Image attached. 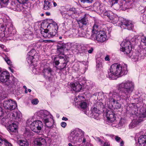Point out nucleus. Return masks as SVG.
I'll return each mask as SVG.
<instances>
[{
    "instance_id": "obj_48",
    "label": "nucleus",
    "mask_w": 146,
    "mask_h": 146,
    "mask_svg": "<svg viewBox=\"0 0 146 146\" xmlns=\"http://www.w3.org/2000/svg\"><path fill=\"white\" fill-rule=\"evenodd\" d=\"M4 144L5 146H12L11 143L6 140H5Z\"/></svg>"
},
{
    "instance_id": "obj_64",
    "label": "nucleus",
    "mask_w": 146,
    "mask_h": 146,
    "mask_svg": "<svg viewBox=\"0 0 146 146\" xmlns=\"http://www.w3.org/2000/svg\"><path fill=\"white\" fill-rule=\"evenodd\" d=\"M124 145V142L123 141H121L120 143V146H123Z\"/></svg>"
},
{
    "instance_id": "obj_10",
    "label": "nucleus",
    "mask_w": 146,
    "mask_h": 146,
    "mask_svg": "<svg viewBox=\"0 0 146 146\" xmlns=\"http://www.w3.org/2000/svg\"><path fill=\"white\" fill-rule=\"evenodd\" d=\"M146 56V47L141 49L139 52L133 53L131 58L134 61H137L143 59Z\"/></svg>"
},
{
    "instance_id": "obj_53",
    "label": "nucleus",
    "mask_w": 146,
    "mask_h": 146,
    "mask_svg": "<svg viewBox=\"0 0 146 146\" xmlns=\"http://www.w3.org/2000/svg\"><path fill=\"white\" fill-rule=\"evenodd\" d=\"M118 0H109L110 4H114L118 2Z\"/></svg>"
},
{
    "instance_id": "obj_20",
    "label": "nucleus",
    "mask_w": 146,
    "mask_h": 146,
    "mask_svg": "<svg viewBox=\"0 0 146 146\" xmlns=\"http://www.w3.org/2000/svg\"><path fill=\"white\" fill-rule=\"evenodd\" d=\"M37 115L39 118L42 119L43 121L51 115L46 110H41L37 112Z\"/></svg>"
},
{
    "instance_id": "obj_16",
    "label": "nucleus",
    "mask_w": 146,
    "mask_h": 146,
    "mask_svg": "<svg viewBox=\"0 0 146 146\" xmlns=\"http://www.w3.org/2000/svg\"><path fill=\"white\" fill-rule=\"evenodd\" d=\"M11 120L18 122L20 121L21 119V114L20 111H13L10 113L8 115Z\"/></svg>"
},
{
    "instance_id": "obj_11",
    "label": "nucleus",
    "mask_w": 146,
    "mask_h": 146,
    "mask_svg": "<svg viewBox=\"0 0 146 146\" xmlns=\"http://www.w3.org/2000/svg\"><path fill=\"white\" fill-rule=\"evenodd\" d=\"M81 131H77L74 130L71 131L70 135L68 137L69 141L71 143H76L78 142H80L82 141V139H80L79 137V134Z\"/></svg>"
},
{
    "instance_id": "obj_52",
    "label": "nucleus",
    "mask_w": 146,
    "mask_h": 146,
    "mask_svg": "<svg viewBox=\"0 0 146 146\" xmlns=\"http://www.w3.org/2000/svg\"><path fill=\"white\" fill-rule=\"evenodd\" d=\"M83 3H91L93 0H80Z\"/></svg>"
},
{
    "instance_id": "obj_9",
    "label": "nucleus",
    "mask_w": 146,
    "mask_h": 146,
    "mask_svg": "<svg viewBox=\"0 0 146 146\" xmlns=\"http://www.w3.org/2000/svg\"><path fill=\"white\" fill-rule=\"evenodd\" d=\"M68 61L69 60L64 55L63 56L59 55L57 57L55 58L54 59L55 64L56 65L59 64L57 68L60 70L65 68Z\"/></svg>"
},
{
    "instance_id": "obj_61",
    "label": "nucleus",
    "mask_w": 146,
    "mask_h": 146,
    "mask_svg": "<svg viewBox=\"0 0 146 146\" xmlns=\"http://www.w3.org/2000/svg\"><path fill=\"white\" fill-rule=\"evenodd\" d=\"M52 42V40H43L42 41L45 43H50Z\"/></svg>"
},
{
    "instance_id": "obj_28",
    "label": "nucleus",
    "mask_w": 146,
    "mask_h": 146,
    "mask_svg": "<svg viewBox=\"0 0 146 146\" xmlns=\"http://www.w3.org/2000/svg\"><path fill=\"white\" fill-rule=\"evenodd\" d=\"M17 125L15 123H13L9 125L8 129L10 132H15L17 130Z\"/></svg>"
},
{
    "instance_id": "obj_30",
    "label": "nucleus",
    "mask_w": 146,
    "mask_h": 146,
    "mask_svg": "<svg viewBox=\"0 0 146 146\" xmlns=\"http://www.w3.org/2000/svg\"><path fill=\"white\" fill-rule=\"evenodd\" d=\"M74 32L73 33V35L76 37H86V35L85 33L84 32H80L78 30H74L73 31Z\"/></svg>"
},
{
    "instance_id": "obj_59",
    "label": "nucleus",
    "mask_w": 146,
    "mask_h": 146,
    "mask_svg": "<svg viewBox=\"0 0 146 146\" xmlns=\"http://www.w3.org/2000/svg\"><path fill=\"white\" fill-rule=\"evenodd\" d=\"M105 60L106 61H110V58L109 56L108 55H106L105 58Z\"/></svg>"
},
{
    "instance_id": "obj_15",
    "label": "nucleus",
    "mask_w": 146,
    "mask_h": 146,
    "mask_svg": "<svg viewBox=\"0 0 146 146\" xmlns=\"http://www.w3.org/2000/svg\"><path fill=\"white\" fill-rule=\"evenodd\" d=\"M3 105L5 109L11 110L15 109L17 106L16 102L11 100L5 101Z\"/></svg>"
},
{
    "instance_id": "obj_19",
    "label": "nucleus",
    "mask_w": 146,
    "mask_h": 146,
    "mask_svg": "<svg viewBox=\"0 0 146 146\" xmlns=\"http://www.w3.org/2000/svg\"><path fill=\"white\" fill-rule=\"evenodd\" d=\"M10 8L15 11H18L22 10L23 9L22 4L18 2L17 3L12 2L10 4Z\"/></svg>"
},
{
    "instance_id": "obj_1",
    "label": "nucleus",
    "mask_w": 146,
    "mask_h": 146,
    "mask_svg": "<svg viewBox=\"0 0 146 146\" xmlns=\"http://www.w3.org/2000/svg\"><path fill=\"white\" fill-rule=\"evenodd\" d=\"M117 87L120 90L119 93L113 90L110 92L108 95L109 101L112 103L113 106L118 109L120 108L121 104L117 101L126 100L128 98L134 90V84L131 80H125L118 84Z\"/></svg>"
},
{
    "instance_id": "obj_34",
    "label": "nucleus",
    "mask_w": 146,
    "mask_h": 146,
    "mask_svg": "<svg viewBox=\"0 0 146 146\" xmlns=\"http://www.w3.org/2000/svg\"><path fill=\"white\" fill-rule=\"evenodd\" d=\"M17 84V80L15 78H13L12 81L9 80L8 82L6 83V84L10 87H13L16 85Z\"/></svg>"
},
{
    "instance_id": "obj_45",
    "label": "nucleus",
    "mask_w": 146,
    "mask_h": 146,
    "mask_svg": "<svg viewBox=\"0 0 146 146\" xmlns=\"http://www.w3.org/2000/svg\"><path fill=\"white\" fill-rule=\"evenodd\" d=\"M62 16L66 19H68L71 17V14H69L68 13H64L62 15Z\"/></svg>"
},
{
    "instance_id": "obj_40",
    "label": "nucleus",
    "mask_w": 146,
    "mask_h": 146,
    "mask_svg": "<svg viewBox=\"0 0 146 146\" xmlns=\"http://www.w3.org/2000/svg\"><path fill=\"white\" fill-rule=\"evenodd\" d=\"M85 101H83L80 103H79L78 105H79L80 107L83 109L86 108L87 106V104L86 103L84 102Z\"/></svg>"
},
{
    "instance_id": "obj_8",
    "label": "nucleus",
    "mask_w": 146,
    "mask_h": 146,
    "mask_svg": "<svg viewBox=\"0 0 146 146\" xmlns=\"http://www.w3.org/2000/svg\"><path fill=\"white\" fill-rule=\"evenodd\" d=\"M32 119H29L27 122L28 125H29L31 129L36 133H39L43 127L42 122L40 120H36L32 122Z\"/></svg>"
},
{
    "instance_id": "obj_50",
    "label": "nucleus",
    "mask_w": 146,
    "mask_h": 146,
    "mask_svg": "<svg viewBox=\"0 0 146 146\" xmlns=\"http://www.w3.org/2000/svg\"><path fill=\"white\" fill-rule=\"evenodd\" d=\"M141 41L146 46V37L143 36L141 38Z\"/></svg>"
},
{
    "instance_id": "obj_60",
    "label": "nucleus",
    "mask_w": 146,
    "mask_h": 146,
    "mask_svg": "<svg viewBox=\"0 0 146 146\" xmlns=\"http://www.w3.org/2000/svg\"><path fill=\"white\" fill-rule=\"evenodd\" d=\"M3 112L2 108L0 106V116L3 115Z\"/></svg>"
},
{
    "instance_id": "obj_55",
    "label": "nucleus",
    "mask_w": 146,
    "mask_h": 146,
    "mask_svg": "<svg viewBox=\"0 0 146 146\" xmlns=\"http://www.w3.org/2000/svg\"><path fill=\"white\" fill-rule=\"evenodd\" d=\"M0 47L2 49H3V50L5 52L7 51L4 45H2V44H0Z\"/></svg>"
},
{
    "instance_id": "obj_57",
    "label": "nucleus",
    "mask_w": 146,
    "mask_h": 146,
    "mask_svg": "<svg viewBox=\"0 0 146 146\" xmlns=\"http://www.w3.org/2000/svg\"><path fill=\"white\" fill-rule=\"evenodd\" d=\"M61 125L63 128H65L66 125V123L65 122H62L61 123Z\"/></svg>"
},
{
    "instance_id": "obj_25",
    "label": "nucleus",
    "mask_w": 146,
    "mask_h": 146,
    "mask_svg": "<svg viewBox=\"0 0 146 146\" xmlns=\"http://www.w3.org/2000/svg\"><path fill=\"white\" fill-rule=\"evenodd\" d=\"M36 62H35L32 64H31V63L29 64H31V65L34 66V67H33V71L35 74H37L40 72V70H42V66L40 68V65H36Z\"/></svg>"
},
{
    "instance_id": "obj_13",
    "label": "nucleus",
    "mask_w": 146,
    "mask_h": 146,
    "mask_svg": "<svg viewBox=\"0 0 146 146\" xmlns=\"http://www.w3.org/2000/svg\"><path fill=\"white\" fill-rule=\"evenodd\" d=\"M120 50L124 54H129L132 50V47L130 41H124L120 44Z\"/></svg>"
},
{
    "instance_id": "obj_31",
    "label": "nucleus",
    "mask_w": 146,
    "mask_h": 146,
    "mask_svg": "<svg viewBox=\"0 0 146 146\" xmlns=\"http://www.w3.org/2000/svg\"><path fill=\"white\" fill-rule=\"evenodd\" d=\"M83 101H85V99L83 96L80 95H78L74 99L76 105H78L79 103H80Z\"/></svg>"
},
{
    "instance_id": "obj_62",
    "label": "nucleus",
    "mask_w": 146,
    "mask_h": 146,
    "mask_svg": "<svg viewBox=\"0 0 146 146\" xmlns=\"http://www.w3.org/2000/svg\"><path fill=\"white\" fill-rule=\"evenodd\" d=\"M92 111L96 113H98L99 112V110L97 109V108H94L92 110Z\"/></svg>"
},
{
    "instance_id": "obj_38",
    "label": "nucleus",
    "mask_w": 146,
    "mask_h": 146,
    "mask_svg": "<svg viewBox=\"0 0 146 146\" xmlns=\"http://www.w3.org/2000/svg\"><path fill=\"white\" fill-rule=\"evenodd\" d=\"M1 29H0V39L1 38L5 39L7 37L6 36H5V28L4 27Z\"/></svg>"
},
{
    "instance_id": "obj_51",
    "label": "nucleus",
    "mask_w": 146,
    "mask_h": 146,
    "mask_svg": "<svg viewBox=\"0 0 146 146\" xmlns=\"http://www.w3.org/2000/svg\"><path fill=\"white\" fill-rule=\"evenodd\" d=\"M8 119H6L5 118H3L1 119H0V123L2 124L4 123H6V120H7Z\"/></svg>"
},
{
    "instance_id": "obj_35",
    "label": "nucleus",
    "mask_w": 146,
    "mask_h": 146,
    "mask_svg": "<svg viewBox=\"0 0 146 146\" xmlns=\"http://www.w3.org/2000/svg\"><path fill=\"white\" fill-rule=\"evenodd\" d=\"M18 144L20 146H29V144L26 140H20L18 141Z\"/></svg>"
},
{
    "instance_id": "obj_27",
    "label": "nucleus",
    "mask_w": 146,
    "mask_h": 146,
    "mask_svg": "<svg viewBox=\"0 0 146 146\" xmlns=\"http://www.w3.org/2000/svg\"><path fill=\"white\" fill-rule=\"evenodd\" d=\"M139 121L138 120V118L137 117L136 119L134 118L133 120L130 123L129 125V129H132L136 126L138 125V124L142 121Z\"/></svg>"
},
{
    "instance_id": "obj_26",
    "label": "nucleus",
    "mask_w": 146,
    "mask_h": 146,
    "mask_svg": "<svg viewBox=\"0 0 146 146\" xmlns=\"http://www.w3.org/2000/svg\"><path fill=\"white\" fill-rule=\"evenodd\" d=\"M139 146H146V135H142L138 139Z\"/></svg>"
},
{
    "instance_id": "obj_24",
    "label": "nucleus",
    "mask_w": 146,
    "mask_h": 146,
    "mask_svg": "<svg viewBox=\"0 0 146 146\" xmlns=\"http://www.w3.org/2000/svg\"><path fill=\"white\" fill-rule=\"evenodd\" d=\"M53 0H45L44 1V9L45 10H48L52 7V3Z\"/></svg>"
},
{
    "instance_id": "obj_4",
    "label": "nucleus",
    "mask_w": 146,
    "mask_h": 146,
    "mask_svg": "<svg viewBox=\"0 0 146 146\" xmlns=\"http://www.w3.org/2000/svg\"><path fill=\"white\" fill-rule=\"evenodd\" d=\"M99 25V22L95 21L92 31L93 34H96V40L98 41L103 42L106 40L107 36L105 31L100 30Z\"/></svg>"
},
{
    "instance_id": "obj_46",
    "label": "nucleus",
    "mask_w": 146,
    "mask_h": 146,
    "mask_svg": "<svg viewBox=\"0 0 146 146\" xmlns=\"http://www.w3.org/2000/svg\"><path fill=\"white\" fill-rule=\"evenodd\" d=\"M31 103L33 105H36L37 104L38 102V99H35L31 100Z\"/></svg>"
},
{
    "instance_id": "obj_23",
    "label": "nucleus",
    "mask_w": 146,
    "mask_h": 146,
    "mask_svg": "<svg viewBox=\"0 0 146 146\" xmlns=\"http://www.w3.org/2000/svg\"><path fill=\"white\" fill-rule=\"evenodd\" d=\"M42 66V70L43 69V72L44 73V76H45V77H50L52 74V70L51 69L49 68L48 67L46 68H44L43 67V66L42 64L41 65Z\"/></svg>"
},
{
    "instance_id": "obj_3",
    "label": "nucleus",
    "mask_w": 146,
    "mask_h": 146,
    "mask_svg": "<svg viewBox=\"0 0 146 146\" xmlns=\"http://www.w3.org/2000/svg\"><path fill=\"white\" fill-rule=\"evenodd\" d=\"M127 67L125 64H121L117 63L113 64L111 66L110 72L108 73L109 78L113 79L114 76L120 77L127 74L128 72Z\"/></svg>"
},
{
    "instance_id": "obj_44",
    "label": "nucleus",
    "mask_w": 146,
    "mask_h": 146,
    "mask_svg": "<svg viewBox=\"0 0 146 146\" xmlns=\"http://www.w3.org/2000/svg\"><path fill=\"white\" fill-rule=\"evenodd\" d=\"M29 0H17V1L21 4H27Z\"/></svg>"
},
{
    "instance_id": "obj_33",
    "label": "nucleus",
    "mask_w": 146,
    "mask_h": 146,
    "mask_svg": "<svg viewBox=\"0 0 146 146\" xmlns=\"http://www.w3.org/2000/svg\"><path fill=\"white\" fill-rule=\"evenodd\" d=\"M50 24L48 23L46 21L42 22L41 24V27L43 28V31H44V30H48L50 27Z\"/></svg>"
},
{
    "instance_id": "obj_14",
    "label": "nucleus",
    "mask_w": 146,
    "mask_h": 146,
    "mask_svg": "<svg viewBox=\"0 0 146 146\" xmlns=\"http://www.w3.org/2000/svg\"><path fill=\"white\" fill-rule=\"evenodd\" d=\"M106 117L107 121L109 125L112 126L116 122V117L114 113L111 110H108L106 112Z\"/></svg>"
},
{
    "instance_id": "obj_22",
    "label": "nucleus",
    "mask_w": 146,
    "mask_h": 146,
    "mask_svg": "<svg viewBox=\"0 0 146 146\" xmlns=\"http://www.w3.org/2000/svg\"><path fill=\"white\" fill-rule=\"evenodd\" d=\"M70 86L71 88V91L76 92L80 91L82 88V85L78 82L71 83Z\"/></svg>"
},
{
    "instance_id": "obj_21",
    "label": "nucleus",
    "mask_w": 146,
    "mask_h": 146,
    "mask_svg": "<svg viewBox=\"0 0 146 146\" xmlns=\"http://www.w3.org/2000/svg\"><path fill=\"white\" fill-rule=\"evenodd\" d=\"M10 74L6 71H3L0 74V81L2 82L7 83L9 81Z\"/></svg>"
},
{
    "instance_id": "obj_43",
    "label": "nucleus",
    "mask_w": 146,
    "mask_h": 146,
    "mask_svg": "<svg viewBox=\"0 0 146 146\" xmlns=\"http://www.w3.org/2000/svg\"><path fill=\"white\" fill-rule=\"evenodd\" d=\"M81 138H80V139H82V141H81L82 142V143H85L86 142V139L84 137V132L82 131H81Z\"/></svg>"
},
{
    "instance_id": "obj_41",
    "label": "nucleus",
    "mask_w": 146,
    "mask_h": 146,
    "mask_svg": "<svg viewBox=\"0 0 146 146\" xmlns=\"http://www.w3.org/2000/svg\"><path fill=\"white\" fill-rule=\"evenodd\" d=\"M9 33L14 35L16 33V30L12 27H10L9 29Z\"/></svg>"
},
{
    "instance_id": "obj_2",
    "label": "nucleus",
    "mask_w": 146,
    "mask_h": 146,
    "mask_svg": "<svg viewBox=\"0 0 146 146\" xmlns=\"http://www.w3.org/2000/svg\"><path fill=\"white\" fill-rule=\"evenodd\" d=\"M135 104H132L131 109L132 113L135 119L137 117L139 121H142L146 117V106L143 103V99L141 97L134 99Z\"/></svg>"
},
{
    "instance_id": "obj_5",
    "label": "nucleus",
    "mask_w": 146,
    "mask_h": 146,
    "mask_svg": "<svg viewBox=\"0 0 146 146\" xmlns=\"http://www.w3.org/2000/svg\"><path fill=\"white\" fill-rule=\"evenodd\" d=\"M113 15L109 19L110 21L113 24H115L118 23L119 26L121 25L120 27L121 28L126 29L129 30H131L133 27V25L131 21L129 20H123V22H121L116 14L113 13Z\"/></svg>"
},
{
    "instance_id": "obj_49",
    "label": "nucleus",
    "mask_w": 146,
    "mask_h": 146,
    "mask_svg": "<svg viewBox=\"0 0 146 146\" xmlns=\"http://www.w3.org/2000/svg\"><path fill=\"white\" fill-rule=\"evenodd\" d=\"M1 3L7 4L8 3L9 0H0Z\"/></svg>"
},
{
    "instance_id": "obj_42",
    "label": "nucleus",
    "mask_w": 146,
    "mask_h": 146,
    "mask_svg": "<svg viewBox=\"0 0 146 146\" xmlns=\"http://www.w3.org/2000/svg\"><path fill=\"white\" fill-rule=\"evenodd\" d=\"M110 136L112 138L113 137H114L115 140L118 142H119L120 140L121 139L120 137H119L117 136H115L113 135H110Z\"/></svg>"
},
{
    "instance_id": "obj_47",
    "label": "nucleus",
    "mask_w": 146,
    "mask_h": 146,
    "mask_svg": "<svg viewBox=\"0 0 146 146\" xmlns=\"http://www.w3.org/2000/svg\"><path fill=\"white\" fill-rule=\"evenodd\" d=\"M4 60L10 66L12 65L11 61L8 58H4Z\"/></svg>"
},
{
    "instance_id": "obj_37",
    "label": "nucleus",
    "mask_w": 146,
    "mask_h": 146,
    "mask_svg": "<svg viewBox=\"0 0 146 146\" xmlns=\"http://www.w3.org/2000/svg\"><path fill=\"white\" fill-rule=\"evenodd\" d=\"M102 59L100 58H98L96 59V67L97 68H99L102 67Z\"/></svg>"
},
{
    "instance_id": "obj_29",
    "label": "nucleus",
    "mask_w": 146,
    "mask_h": 146,
    "mask_svg": "<svg viewBox=\"0 0 146 146\" xmlns=\"http://www.w3.org/2000/svg\"><path fill=\"white\" fill-rule=\"evenodd\" d=\"M111 6L114 9H115L117 10L120 8L122 7V9L124 10H126L127 7H125V5H119L116 3L114 4H111Z\"/></svg>"
},
{
    "instance_id": "obj_18",
    "label": "nucleus",
    "mask_w": 146,
    "mask_h": 146,
    "mask_svg": "<svg viewBox=\"0 0 146 146\" xmlns=\"http://www.w3.org/2000/svg\"><path fill=\"white\" fill-rule=\"evenodd\" d=\"M34 142L35 145L37 146H47L48 144L46 140L43 137L36 138Z\"/></svg>"
},
{
    "instance_id": "obj_36",
    "label": "nucleus",
    "mask_w": 146,
    "mask_h": 146,
    "mask_svg": "<svg viewBox=\"0 0 146 146\" xmlns=\"http://www.w3.org/2000/svg\"><path fill=\"white\" fill-rule=\"evenodd\" d=\"M84 16L80 21V23H81L83 25H86L88 23V19L86 17L87 15L85 14Z\"/></svg>"
},
{
    "instance_id": "obj_54",
    "label": "nucleus",
    "mask_w": 146,
    "mask_h": 146,
    "mask_svg": "<svg viewBox=\"0 0 146 146\" xmlns=\"http://www.w3.org/2000/svg\"><path fill=\"white\" fill-rule=\"evenodd\" d=\"M96 140L97 141L99 142L101 145H102V144H103L102 141L101 139H100L99 138L97 137L96 138Z\"/></svg>"
},
{
    "instance_id": "obj_58",
    "label": "nucleus",
    "mask_w": 146,
    "mask_h": 146,
    "mask_svg": "<svg viewBox=\"0 0 146 146\" xmlns=\"http://www.w3.org/2000/svg\"><path fill=\"white\" fill-rule=\"evenodd\" d=\"M94 51V48L92 47L89 50H88V52L89 53H92Z\"/></svg>"
},
{
    "instance_id": "obj_7",
    "label": "nucleus",
    "mask_w": 146,
    "mask_h": 146,
    "mask_svg": "<svg viewBox=\"0 0 146 146\" xmlns=\"http://www.w3.org/2000/svg\"><path fill=\"white\" fill-rule=\"evenodd\" d=\"M93 9L94 11H96L99 14H103L104 15L106 16L110 19V17L113 15V13L110 11L106 10L105 7L99 3H95L93 5Z\"/></svg>"
},
{
    "instance_id": "obj_32",
    "label": "nucleus",
    "mask_w": 146,
    "mask_h": 146,
    "mask_svg": "<svg viewBox=\"0 0 146 146\" xmlns=\"http://www.w3.org/2000/svg\"><path fill=\"white\" fill-rule=\"evenodd\" d=\"M126 122V120L124 118H121L119 122L118 123V125H112L113 127L115 126L117 128H119L120 127L123 126L124 125Z\"/></svg>"
},
{
    "instance_id": "obj_17",
    "label": "nucleus",
    "mask_w": 146,
    "mask_h": 146,
    "mask_svg": "<svg viewBox=\"0 0 146 146\" xmlns=\"http://www.w3.org/2000/svg\"><path fill=\"white\" fill-rule=\"evenodd\" d=\"M46 126L49 129H51L54 127V121L53 116L51 115L48 117L43 121Z\"/></svg>"
},
{
    "instance_id": "obj_12",
    "label": "nucleus",
    "mask_w": 146,
    "mask_h": 146,
    "mask_svg": "<svg viewBox=\"0 0 146 146\" xmlns=\"http://www.w3.org/2000/svg\"><path fill=\"white\" fill-rule=\"evenodd\" d=\"M27 58V61L29 63L33 64L35 62H37L39 59L37 54L34 49H32L28 53Z\"/></svg>"
},
{
    "instance_id": "obj_39",
    "label": "nucleus",
    "mask_w": 146,
    "mask_h": 146,
    "mask_svg": "<svg viewBox=\"0 0 146 146\" xmlns=\"http://www.w3.org/2000/svg\"><path fill=\"white\" fill-rule=\"evenodd\" d=\"M64 47L63 46H58L57 48V52L59 53L60 55L63 56L64 55Z\"/></svg>"
},
{
    "instance_id": "obj_63",
    "label": "nucleus",
    "mask_w": 146,
    "mask_h": 146,
    "mask_svg": "<svg viewBox=\"0 0 146 146\" xmlns=\"http://www.w3.org/2000/svg\"><path fill=\"white\" fill-rule=\"evenodd\" d=\"M9 70H10V71L12 72L13 73L14 72V70L13 69H12L10 67H9Z\"/></svg>"
},
{
    "instance_id": "obj_6",
    "label": "nucleus",
    "mask_w": 146,
    "mask_h": 146,
    "mask_svg": "<svg viewBox=\"0 0 146 146\" xmlns=\"http://www.w3.org/2000/svg\"><path fill=\"white\" fill-rule=\"evenodd\" d=\"M50 25V27L48 30H44V31H40L42 36L45 38L52 37L56 35L57 32L58 27L56 23L53 22Z\"/></svg>"
},
{
    "instance_id": "obj_56",
    "label": "nucleus",
    "mask_w": 146,
    "mask_h": 146,
    "mask_svg": "<svg viewBox=\"0 0 146 146\" xmlns=\"http://www.w3.org/2000/svg\"><path fill=\"white\" fill-rule=\"evenodd\" d=\"M102 146H110V143L108 142H106L104 143V145L102 144Z\"/></svg>"
}]
</instances>
